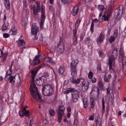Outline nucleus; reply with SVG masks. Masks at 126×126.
Masks as SVG:
<instances>
[{"instance_id": "1", "label": "nucleus", "mask_w": 126, "mask_h": 126, "mask_svg": "<svg viewBox=\"0 0 126 126\" xmlns=\"http://www.w3.org/2000/svg\"><path fill=\"white\" fill-rule=\"evenodd\" d=\"M30 93L33 98L39 102H42L43 100L38 91L37 88L35 83H31V85Z\"/></svg>"}, {"instance_id": "2", "label": "nucleus", "mask_w": 126, "mask_h": 126, "mask_svg": "<svg viewBox=\"0 0 126 126\" xmlns=\"http://www.w3.org/2000/svg\"><path fill=\"white\" fill-rule=\"evenodd\" d=\"M111 54L109 57L108 64L109 66V69L114 71V69L113 68L114 67L115 60L117 58L118 55L117 49L114 48Z\"/></svg>"}, {"instance_id": "3", "label": "nucleus", "mask_w": 126, "mask_h": 126, "mask_svg": "<svg viewBox=\"0 0 126 126\" xmlns=\"http://www.w3.org/2000/svg\"><path fill=\"white\" fill-rule=\"evenodd\" d=\"M43 94L45 96H48L52 95L53 93V89L51 86L47 84L44 86L42 88Z\"/></svg>"}, {"instance_id": "4", "label": "nucleus", "mask_w": 126, "mask_h": 126, "mask_svg": "<svg viewBox=\"0 0 126 126\" xmlns=\"http://www.w3.org/2000/svg\"><path fill=\"white\" fill-rule=\"evenodd\" d=\"M78 63L77 59H75L72 61L71 63L70 69L72 76H76L77 75L76 66Z\"/></svg>"}, {"instance_id": "5", "label": "nucleus", "mask_w": 126, "mask_h": 126, "mask_svg": "<svg viewBox=\"0 0 126 126\" xmlns=\"http://www.w3.org/2000/svg\"><path fill=\"white\" fill-rule=\"evenodd\" d=\"M71 94L72 98L71 100V103H74L77 101L79 96V92L77 90H74Z\"/></svg>"}, {"instance_id": "6", "label": "nucleus", "mask_w": 126, "mask_h": 126, "mask_svg": "<svg viewBox=\"0 0 126 126\" xmlns=\"http://www.w3.org/2000/svg\"><path fill=\"white\" fill-rule=\"evenodd\" d=\"M64 108L63 105H61L59 106V111L58 113V121L59 123H60L62 119V116L64 113Z\"/></svg>"}, {"instance_id": "7", "label": "nucleus", "mask_w": 126, "mask_h": 126, "mask_svg": "<svg viewBox=\"0 0 126 126\" xmlns=\"http://www.w3.org/2000/svg\"><path fill=\"white\" fill-rule=\"evenodd\" d=\"M47 77L45 76H42L35 81V82L37 85L39 86H42L46 81L47 79Z\"/></svg>"}, {"instance_id": "8", "label": "nucleus", "mask_w": 126, "mask_h": 126, "mask_svg": "<svg viewBox=\"0 0 126 126\" xmlns=\"http://www.w3.org/2000/svg\"><path fill=\"white\" fill-rule=\"evenodd\" d=\"M41 67L39 66L35 68L33 70L31 71L32 81L31 83H35L34 78L38 70L41 68Z\"/></svg>"}, {"instance_id": "9", "label": "nucleus", "mask_w": 126, "mask_h": 126, "mask_svg": "<svg viewBox=\"0 0 126 126\" xmlns=\"http://www.w3.org/2000/svg\"><path fill=\"white\" fill-rule=\"evenodd\" d=\"M89 83L88 81L83 80L82 83V90L83 91H86L88 89Z\"/></svg>"}, {"instance_id": "10", "label": "nucleus", "mask_w": 126, "mask_h": 126, "mask_svg": "<svg viewBox=\"0 0 126 126\" xmlns=\"http://www.w3.org/2000/svg\"><path fill=\"white\" fill-rule=\"evenodd\" d=\"M41 13L42 14L41 16V21L42 22H44V20L45 19V7L42 5L41 7Z\"/></svg>"}, {"instance_id": "11", "label": "nucleus", "mask_w": 126, "mask_h": 126, "mask_svg": "<svg viewBox=\"0 0 126 126\" xmlns=\"http://www.w3.org/2000/svg\"><path fill=\"white\" fill-rule=\"evenodd\" d=\"M30 9H32L33 11V14L34 16H37L38 15V13L39 12H40V11H38L37 10V8H36V9L35 8V6L34 4H31L30 6Z\"/></svg>"}, {"instance_id": "12", "label": "nucleus", "mask_w": 126, "mask_h": 126, "mask_svg": "<svg viewBox=\"0 0 126 126\" xmlns=\"http://www.w3.org/2000/svg\"><path fill=\"white\" fill-rule=\"evenodd\" d=\"M64 46L63 42L60 43L58 47V50L61 53H63L64 51Z\"/></svg>"}, {"instance_id": "13", "label": "nucleus", "mask_w": 126, "mask_h": 126, "mask_svg": "<svg viewBox=\"0 0 126 126\" xmlns=\"http://www.w3.org/2000/svg\"><path fill=\"white\" fill-rule=\"evenodd\" d=\"M115 14H116V18L117 20L119 19L122 15V12L120 9L117 10L115 12Z\"/></svg>"}, {"instance_id": "14", "label": "nucleus", "mask_w": 126, "mask_h": 126, "mask_svg": "<svg viewBox=\"0 0 126 126\" xmlns=\"http://www.w3.org/2000/svg\"><path fill=\"white\" fill-rule=\"evenodd\" d=\"M76 31L75 30L74 32H73V36L74 38L73 39V44L76 46L77 44V36H76Z\"/></svg>"}, {"instance_id": "15", "label": "nucleus", "mask_w": 126, "mask_h": 126, "mask_svg": "<svg viewBox=\"0 0 126 126\" xmlns=\"http://www.w3.org/2000/svg\"><path fill=\"white\" fill-rule=\"evenodd\" d=\"M72 76L70 79L71 82L74 84H78L79 83L80 81V79H76L74 77V76L75 77L76 76Z\"/></svg>"}, {"instance_id": "16", "label": "nucleus", "mask_w": 126, "mask_h": 126, "mask_svg": "<svg viewBox=\"0 0 126 126\" xmlns=\"http://www.w3.org/2000/svg\"><path fill=\"white\" fill-rule=\"evenodd\" d=\"M111 12L110 11V12L108 13L107 15L104 14L102 17V19L105 21H108L110 19V17L111 15Z\"/></svg>"}, {"instance_id": "17", "label": "nucleus", "mask_w": 126, "mask_h": 126, "mask_svg": "<svg viewBox=\"0 0 126 126\" xmlns=\"http://www.w3.org/2000/svg\"><path fill=\"white\" fill-rule=\"evenodd\" d=\"M92 92L96 93V96L97 97H98L99 94V90L98 88L94 86H93L92 87Z\"/></svg>"}, {"instance_id": "18", "label": "nucleus", "mask_w": 126, "mask_h": 126, "mask_svg": "<svg viewBox=\"0 0 126 126\" xmlns=\"http://www.w3.org/2000/svg\"><path fill=\"white\" fill-rule=\"evenodd\" d=\"M31 31L32 33L33 34H35L37 33L38 29L36 26V23H34L32 24Z\"/></svg>"}, {"instance_id": "19", "label": "nucleus", "mask_w": 126, "mask_h": 126, "mask_svg": "<svg viewBox=\"0 0 126 126\" xmlns=\"http://www.w3.org/2000/svg\"><path fill=\"white\" fill-rule=\"evenodd\" d=\"M78 6L76 5L72 9L71 13L72 15L73 16L76 15L78 13L79 10L78 8Z\"/></svg>"}, {"instance_id": "20", "label": "nucleus", "mask_w": 126, "mask_h": 126, "mask_svg": "<svg viewBox=\"0 0 126 126\" xmlns=\"http://www.w3.org/2000/svg\"><path fill=\"white\" fill-rule=\"evenodd\" d=\"M104 37V35L101 33L100 35L99 38H97V41L98 44H99L101 42L103 41Z\"/></svg>"}, {"instance_id": "21", "label": "nucleus", "mask_w": 126, "mask_h": 126, "mask_svg": "<svg viewBox=\"0 0 126 126\" xmlns=\"http://www.w3.org/2000/svg\"><path fill=\"white\" fill-rule=\"evenodd\" d=\"M119 59L121 61H122L123 62L125 63H126V56L124 55V54L122 55H119Z\"/></svg>"}, {"instance_id": "22", "label": "nucleus", "mask_w": 126, "mask_h": 126, "mask_svg": "<svg viewBox=\"0 0 126 126\" xmlns=\"http://www.w3.org/2000/svg\"><path fill=\"white\" fill-rule=\"evenodd\" d=\"M4 4L6 9L8 10H9L10 4L9 2V0H4Z\"/></svg>"}, {"instance_id": "23", "label": "nucleus", "mask_w": 126, "mask_h": 126, "mask_svg": "<svg viewBox=\"0 0 126 126\" xmlns=\"http://www.w3.org/2000/svg\"><path fill=\"white\" fill-rule=\"evenodd\" d=\"M65 70V69L64 66H60L58 69L59 73L60 74H63Z\"/></svg>"}, {"instance_id": "24", "label": "nucleus", "mask_w": 126, "mask_h": 126, "mask_svg": "<svg viewBox=\"0 0 126 126\" xmlns=\"http://www.w3.org/2000/svg\"><path fill=\"white\" fill-rule=\"evenodd\" d=\"M17 45L18 47H20L21 46H24L25 45V41L21 39L18 41Z\"/></svg>"}, {"instance_id": "25", "label": "nucleus", "mask_w": 126, "mask_h": 126, "mask_svg": "<svg viewBox=\"0 0 126 126\" xmlns=\"http://www.w3.org/2000/svg\"><path fill=\"white\" fill-rule=\"evenodd\" d=\"M17 33V30L16 28H13L11 30L9 33L11 35H15Z\"/></svg>"}, {"instance_id": "26", "label": "nucleus", "mask_w": 126, "mask_h": 126, "mask_svg": "<svg viewBox=\"0 0 126 126\" xmlns=\"http://www.w3.org/2000/svg\"><path fill=\"white\" fill-rule=\"evenodd\" d=\"M45 61L46 62H48L51 63L52 65H54L55 64V63L52 60L51 58L48 57L46 58L45 59Z\"/></svg>"}, {"instance_id": "27", "label": "nucleus", "mask_w": 126, "mask_h": 126, "mask_svg": "<svg viewBox=\"0 0 126 126\" xmlns=\"http://www.w3.org/2000/svg\"><path fill=\"white\" fill-rule=\"evenodd\" d=\"M83 107L85 108H86L88 106V99L86 98H84L83 99Z\"/></svg>"}, {"instance_id": "28", "label": "nucleus", "mask_w": 126, "mask_h": 126, "mask_svg": "<svg viewBox=\"0 0 126 126\" xmlns=\"http://www.w3.org/2000/svg\"><path fill=\"white\" fill-rule=\"evenodd\" d=\"M9 24L8 22L4 23V24L3 25L2 27V29L3 31L6 30Z\"/></svg>"}, {"instance_id": "29", "label": "nucleus", "mask_w": 126, "mask_h": 126, "mask_svg": "<svg viewBox=\"0 0 126 126\" xmlns=\"http://www.w3.org/2000/svg\"><path fill=\"white\" fill-rule=\"evenodd\" d=\"M80 19H78L76 22L75 24V29H74L73 30V32H74L75 30H76V32H77V28L79 26V24L80 22Z\"/></svg>"}, {"instance_id": "30", "label": "nucleus", "mask_w": 126, "mask_h": 126, "mask_svg": "<svg viewBox=\"0 0 126 126\" xmlns=\"http://www.w3.org/2000/svg\"><path fill=\"white\" fill-rule=\"evenodd\" d=\"M98 87L101 89L104 88V84L100 80H99L98 82Z\"/></svg>"}, {"instance_id": "31", "label": "nucleus", "mask_w": 126, "mask_h": 126, "mask_svg": "<svg viewBox=\"0 0 126 126\" xmlns=\"http://www.w3.org/2000/svg\"><path fill=\"white\" fill-rule=\"evenodd\" d=\"M90 102L91 103V108H93L94 106L95 103L93 97H91Z\"/></svg>"}, {"instance_id": "32", "label": "nucleus", "mask_w": 126, "mask_h": 126, "mask_svg": "<svg viewBox=\"0 0 126 126\" xmlns=\"http://www.w3.org/2000/svg\"><path fill=\"white\" fill-rule=\"evenodd\" d=\"M98 8L100 11L102 12V13L104 10H105V11L104 6L103 5H98ZM105 11L104 12V13H105Z\"/></svg>"}, {"instance_id": "33", "label": "nucleus", "mask_w": 126, "mask_h": 126, "mask_svg": "<svg viewBox=\"0 0 126 126\" xmlns=\"http://www.w3.org/2000/svg\"><path fill=\"white\" fill-rule=\"evenodd\" d=\"M23 14L26 17H28L29 15L28 9H26L24 10L23 12Z\"/></svg>"}, {"instance_id": "34", "label": "nucleus", "mask_w": 126, "mask_h": 126, "mask_svg": "<svg viewBox=\"0 0 126 126\" xmlns=\"http://www.w3.org/2000/svg\"><path fill=\"white\" fill-rule=\"evenodd\" d=\"M74 89L72 88H69L67 90L64 91L63 92L64 94H67L70 93V92L72 93L74 90Z\"/></svg>"}, {"instance_id": "35", "label": "nucleus", "mask_w": 126, "mask_h": 126, "mask_svg": "<svg viewBox=\"0 0 126 126\" xmlns=\"http://www.w3.org/2000/svg\"><path fill=\"white\" fill-rule=\"evenodd\" d=\"M15 77H14L12 76H10L8 78L7 77L6 78L7 79H9L10 80V83H12V82H13V83H14L15 82V81L14 80H13L15 78Z\"/></svg>"}, {"instance_id": "36", "label": "nucleus", "mask_w": 126, "mask_h": 126, "mask_svg": "<svg viewBox=\"0 0 126 126\" xmlns=\"http://www.w3.org/2000/svg\"><path fill=\"white\" fill-rule=\"evenodd\" d=\"M36 61L35 60H33L32 63L30 65V67L34 66H36V65L39 64V61H38V62H36Z\"/></svg>"}, {"instance_id": "37", "label": "nucleus", "mask_w": 126, "mask_h": 126, "mask_svg": "<svg viewBox=\"0 0 126 126\" xmlns=\"http://www.w3.org/2000/svg\"><path fill=\"white\" fill-rule=\"evenodd\" d=\"M101 121L100 119H98L96 120V126H100L101 125Z\"/></svg>"}, {"instance_id": "38", "label": "nucleus", "mask_w": 126, "mask_h": 126, "mask_svg": "<svg viewBox=\"0 0 126 126\" xmlns=\"http://www.w3.org/2000/svg\"><path fill=\"white\" fill-rule=\"evenodd\" d=\"M12 69H9V70H8V71L6 73V75L5 78V80H6V78L8 77L7 75L11 76V75L12 74Z\"/></svg>"}, {"instance_id": "39", "label": "nucleus", "mask_w": 126, "mask_h": 126, "mask_svg": "<svg viewBox=\"0 0 126 126\" xmlns=\"http://www.w3.org/2000/svg\"><path fill=\"white\" fill-rule=\"evenodd\" d=\"M116 38V37L113 36H110L109 39V42L110 43H112L114 41Z\"/></svg>"}, {"instance_id": "40", "label": "nucleus", "mask_w": 126, "mask_h": 126, "mask_svg": "<svg viewBox=\"0 0 126 126\" xmlns=\"http://www.w3.org/2000/svg\"><path fill=\"white\" fill-rule=\"evenodd\" d=\"M36 3L37 4L36 7L37 8V10L40 12L41 7L40 5V2L37 1L36 2Z\"/></svg>"}, {"instance_id": "41", "label": "nucleus", "mask_w": 126, "mask_h": 126, "mask_svg": "<svg viewBox=\"0 0 126 126\" xmlns=\"http://www.w3.org/2000/svg\"><path fill=\"white\" fill-rule=\"evenodd\" d=\"M102 101V109L103 110V111H105L104 108H105V101L104 100V98L103 97L101 98Z\"/></svg>"}, {"instance_id": "42", "label": "nucleus", "mask_w": 126, "mask_h": 126, "mask_svg": "<svg viewBox=\"0 0 126 126\" xmlns=\"http://www.w3.org/2000/svg\"><path fill=\"white\" fill-rule=\"evenodd\" d=\"M24 116H26L27 117L29 116V112L28 110H26L25 111H23Z\"/></svg>"}, {"instance_id": "43", "label": "nucleus", "mask_w": 126, "mask_h": 126, "mask_svg": "<svg viewBox=\"0 0 126 126\" xmlns=\"http://www.w3.org/2000/svg\"><path fill=\"white\" fill-rule=\"evenodd\" d=\"M48 122L46 120H44L43 121V126H48Z\"/></svg>"}, {"instance_id": "44", "label": "nucleus", "mask_w": 126, "mask_h": 126, "mask_svg": "<svg viewBox=\"0 0 126 126\" xmlns=\"http://www.w3.org/2000/svg\"><path fill=\"white\" fill-rule=\"evenodd\" d=\"M93 76V72L91 71H90L88 75V77L90 79H92Z\"/></svg>"}, {"instance_id": "45", "label": "nucleus", "mask_w": 126, "mask_h": 126, "mask_svg": "<svg viewBox=\"0 0 126 126\" xmlns=\"http://www.w3.org/2000/svg\"><path fill=\"white\" fill-rule=\"evenodd\" d=\"M104 80L106 82H109V79L107 77L106 75H105L104 77Z\"/></svg>"}, {"instance_id": "46", "label": "nucleus", "mask_w": 126, "mask_h": 126, "mask_svg": "<svg viewBox=\"0 0 126 126\" xmlns=\"http://www.w3.org/2000/svg\"><path fill=\"white\" fill-rule=\"evenodd\" d=\"M40 55H38L34 57V59L33 60H35L36 61V62H38V61H39V62H40V60L39 59V58L40 57Z\"/></svg>"}, {"instance_id": "47", "label": "nucleus", "mask_w": 126, "mask_h": 126, "mask_svg": "<svg viewBox=\"0 0 126 126\" xmlns=\"http://www.w3.org/2000/svg\"><path fill=\"white\" fill-rule=\"evenodd\" d=\"M91 26L90 28V30L91 32L94 31V23L92 22L91 24Z\"/></svg>"}, {"instance_id": "48", "label": "nucleus", "mask_w": 126, "mask_h": 126, "mask_svg": "<svg viewBox=\"0 0 126 126\" xmlns=\"http://www.w3.org/2000/svg\"><path fill=\"white\" fill-rule=\"evenodd\" d=\"M90 41V37H88L85 39V41L86 43L87 44H89Z\"/></svg>"}, {"instance_id": "49", "label": "nucleus", "mask_w": 126, "mask_h": 126, "mask_svg": "<svg viewBox=\"0 0 126 126\" xmlns=\"http://www.w3.org/2000/svg\"><path fill=\"white\" fill-rule=\"evenodd\" d=\"M49 114L51 116H53L54 115L55 113V111L54 110H53L51 109L50 110H49Z\"/></svg>"}, {"instance_id": "50", "label": "nucleus", "mask_w": 126, "mask_h": 126, "mask_svg": "<svg viewBox=\"0 0 126 126\" xmlns=\"http://www.w3.org/2000/svg\"><path fill=\"white\" fill-rule=\"evenodd\" d=\"M71 0H61L62 2L64 4L69 3Z\"/></svg>"}, {"instance_id": "51", "label": "nucleus", "mask_w": 126, "mask_h": 126, "mask_svg": "<svg viewBox=\"0 0 126 126\" xmlns=\"http://www.w3.org/2000/svg\"><path fill=\"white\" fill-rule=\"evenodd\" d=\"M124 54L123 49L122 48H121L119 50V55Z\"/></svg>"}, {"instance_id": "52", "label": "nucleus", "mask_w": 126, "mask_h": 126, "mask_svg": "<svg viewBox=\"0 0 126 126\" xmlns=\"http://www.w3.org/2000/svg\"><path fill=\"white\" fill-rule=\"evenodd\" d=\"M97 68V71H101V66L100 64L99 63L98 64Z\"/></svg>"}, {"instance_id": "53", "label": "nucleus", "mask_w": 126, "mask_h": 126, "mask_svg": "<svg viewBox=\"0 0 126 126\" xmlns=\"http://www.w3.org/2000/svg\"><path fill=\"white\" fill-rule=\"evenodd\" d=\"M23 4L24 7H27V4L26 0H24L23 1Z\"/></svg>"}, {"instance_id": "54", "label": "nucleus", "mask_w": 126, "mask_h": 126, "mask_svg": "<svg viewBox=\"0 0 126 126\" xmlns=\"http://www.w3.org/2000/svg\"><path fill=\"white\" fill-rule=\"evenodd\" d=\"M118 31L117 30H115L113 33V35L114 37H116L118 34Z\"/></svg>"}, {"instance_id": "55", "label": "nucleus", "mask_w": 126, "mask_h": 126, "mask_svg": "<svg viewBox=\"0 0 126 126\" xmlns=\"http://www.w3.org/2000/svg\"><path fill=\"white\" fill-rule=\"evenodd\" d=\"M3 36L4 38H6L8 37L9 36V34L7 33H5L3 34Z\"/></svg>"}, {"instance_id": "56", "label": "nucleus", "mask_w": 126, "mask_h": 126, "mask_svg": "<svg viewBox=\"0 0 126 126\" xmlns=\"http://www.w3.org/2000/svg\"><path fill=\"white\" fill-rule=\"evenodd\" d=\"M44 22H42L41 21V22L40 27L41 29H43V28Z\"/></svg>"}, {"instance_id": "57", "label": "nucleus", "mask_w": 126, "mask_h": 126, "mask_svg": "<svg viewBox=\"0 0 126 126\" xmlns=\"http://www.w3.org/2000/svg\"><path fill=\"white\" fill-rule=\"evenodd\" d=\"M96 79L95 78H94L92 80V82L93 83H95L96 82Z\"/></svg>"}, {"instance_id": "58", "label": "nucleus", "mask_w": 126, "mask_h": 126, "mask_svg": "<svg viewBox=\"0 0 126 126\" xmlns=\"http://www.w3.org/2000/svg\"><path fill=\"white\" fill-rule=\"evenodd\" d=\"M84 35L83 34H82L80 36V40L82 41L83 40V38L84 37Z\"/></svg>"}, {"instance_id": "59", "label": "nucleus", "mask_w": 126, "mask_h": 126, "mask_svg": "<svg viewBox=\"0 0 126 126\" xmlns=\"http://www.w3.org/2000/svg\"><path fill=\"white\" fill-rule=\"evenodd\" d=\"M19 115L23 117L24 116L23 113V111L22 110V111L19 112Z\"/></svg>"}, {"instance_id": "60", "label": "nucleus", "mask_w": 126, "mask_h": 126, "mask_svg": "<svg viewBox=\"0 0 126 126\" xmlns=\"http://www.w3.org/2000/svg\"><path fill=\"white\" fill-rule=\"evenodd\" d=\"M67 110L68 112H70L71 111V108L70 107H68L67 108Z\"/></svg>"}, {"instance_id": "61", "label": "nucleus", "mask_w": 126, "mask_h": 126, "mask_svg": "<svg viewBox=\"0 0 126 126\" xmlns=\"http://www.w3.org/2000/svg\"><path fill=\"white\" fill-rule=\"evenodd\" d=\"M3 54V51L0 49V57H1Z\"/></svg>"}, {"instance_id": "62", "label": "nucleus", "mask_w": 126, "mask_h": 126, "mask_svg": "<svg viewBox=\"0 0 126 126\" xmlns=\"http://www.w3.org/2000/svg\"><path fill=\"white\" fill-rule=\"evenodd\" d=\"M6 16L5 15H4V19H3V22L4 23L6 21Z\"/></svg>"}, {"instance_id": "63", "label": "nucleus", "mask_w": 126, "mask_h": 126, "mask_svg": "<svg viewBox=\"0 0 126 126\" xmlns=\"http://www.w3.org/2000/svg\"><path fill=\"white\" fill-rule=\"evenodd\" d=\"M98 53L99 54L100 56L102 57V53L100 51H98Z\"/></svg>"}, {"instance_id": "64", "label": "nucleus", "mask_w": 126, "mask_h": 126, "mask_svg": "<svg viewBox=\"0 0 126 126\" xmlns=\"http://www.w3.org/2000/svg\"><path fill=\"white\" fill-rule=\"evenodd\" d=\"M94 119V117L93 116H91L89 118V120H93Z\"/></svg>"}]
</instances>
